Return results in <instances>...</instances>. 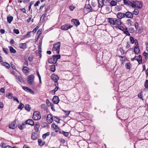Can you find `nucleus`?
Segmentation results:
<instances>
[{
    "mask_svg": "<svg viewBox=\"0 0 148 148\" xmlns=\"http://www.w3.org/2000/svg\"><path fill=\"white\" fill-rule=\"evenodd\" d=\"M33 57L32 56H30L28 58V60L31 62L33 61Z\"/></svg>",
    "mask_w": 148,
    "mask_h": 148,
    "instance_id": "864d4df0",
    "label": "nucleus"
},
{
    "mask_svg": "<svg viewBox=\"0 0 148 148\" xmlns=\"http://www.w3.org/2000/svg\"><path fill=\"white\" fill-rule=\"evenodd\" d=\"M139 13V11L138 9H135L132 13L133 14L135 15H138Z\"/></svg>",
    "mask_w": 148,
    "mask_h": 148,
    "instance_id": "72a5a7b5",
    "label": "nucleus"
},
{
    "mask_svg": "<svg viewBox=\"0 0 148 148\" xmlns=\"http://www.w3.org/2000/svg\"><path fill=\"white\" fill-rule=\"evenodd\" d=\"M6 96L8 97V98L10 99H12L13 98H14V97L13 96V95L12 93H9L8 95H6Z\"/></svg>",
    "mask_w": 148,
    "mask_h": 148,
    "instance_id": "f704fd0d",
    "label": "nucleus"
},
{
    "mask_svg": "<svg viewBox=\"0 0 148 148\" xmlns=\"http://www.w3.org/2000/svg\"><path fill=\"white\" fill-rule=\"evenodd\" d=\"M47 120L49 123H51L53 121L52 115L51 114H48L47 116Z\"/></svg>",
    "mask_w": 148,
    "mask_h": 148,
    "instance_id": "0eeeda50",
    "label": "nucleus"
},
{
    "mask_svg": "<svg viewBox=\"0 0 148 148\" xmlns=\"http://www.w3.org/2000/svg\"><path fill=\"white\" fill-rule=\"evenodd\" d=\"M60 142L62 144H64L65 142V140L63 139H61Z\"/></svg>",
    "mask_w": 148,
    "mask_h": 148,
    "instance_id": "69168bd1",
    "label": "nucleus"
},
{
    "mask_svg": "<svg viewBox=\"0 0 148 148\" xmlns=\"http://www.w3.org/2000/svg\"><path fill=\"white\" fill-rule=\"evenodd\" d=\"M85 7L87 9H89L90 10H92L91 7L89 4L86 5Z\"/></svg>",
    "mask_w": 148,
    "mask_h": 148,
    "instance_id": "58836bf2",
    "label": "nucleus"
},
{
    "mask_svg": "<svg viewBox=\"0 0 148 148\" xmlns=\"http://www.w3.org/2000/svg\"><path fill=\"white\" fill-rule=\"evenodd\" d=\"M25 108L26 110L28 111H29L30 110V106L29 105H26L25 106Z\"/></svg>",
    "mask_w": 148,
    "mask_h": 148,
    "instance_id": "473e14b6",
    "label": "nucleus"
},
{
    "mask_svg": "<svg viewBox=\"0 0 148 148\" xmlns=\"http://www.w3.org/2000/svg\"><path fill=\"white\" fill-rule=\"evenodd\" d=\"M51 127L52 128H54L55 130L57 131L58 130V127L54 124H53L52 125Z\"/></svg>",
    "mask_w": 148,
    "mask_h": 148,
    "instance_id": "a19ab883",
    "label": "nucleus"
},
{
    "mask_svg": "<svg viewBox=\"0 0 148 148\" xmlns=\"http://www.w3.org/2000/svg\"><path fill=\"white\" fill-rule=\"evenodd\" d=\"M50 69L51 71L54 72L55 71L56 68L55 65L54 64L50 66Z\"/></svg>",
    "mask_w": 148,
    "mask_h": 148,
    "instance_id": "bb28decb",
    "label": "nucleus"
},
{
    "mask_svg": "<svg viewBox=\"0 0 148 148\" xmlns=\"http://www.w3.org/2000/svg\"><path fill=\"white\" fill-rule=\"evenodd\" d=\"M137 60L139 64L142 63V56L140 55H139L138 57Z\"/></svg>",
    "mask_w": 148,
    "mask_h": 148,
    "instance_id": "5701e85b",
    "label": "nucleus"
},
{
    "mask_svg": "<svg viewBox=\"0 0 148 148\" xmlns=\"http://www.w3.org/2000/svg\"><path fill=\"white\" fill-rule=\"evenodd\" d=\"M71 22L72 24L76 27L77 26L80 25L79 21L77 19H72L71 21Z\"/></svg>",
    "mask_w": 148,
    "mask_h": 148,
    "instance_id": "6e6552de",
    "label": "nucleus"
},
{
    "mask_svg": "<svg viewBox=\"0 0 148 148\" xmlns=\"http://www.w3.org/2000/svg\"><path fill=\"white\" fill-rule=\"evenodd\" d=\"M73 27L72 25L67 24L61 26V29L62 30H67L68 29L72 28Z\"/></svg>",
    "mask_w": 148,
    "mask_h": 148,
    "instance_id": "423d86ee",
    "label": "nucleus"
},
{
    "mask_svg": "<svg viewBox=\"0 0 148 148\" xmlns=\"http://www.w3.org/2000/svg\"><path fill=\"white\" fill-rule=\"evenodd\" d=\"M129 30L130 32H133L134 31V29L133 27H131L129 28Z\"/></svg>",
    "mask_w": 148,
    "mask_h": 148,
    "instance_id": "e2e57ef3",
    "label": "nucleus"
},
{
    "mask_svg": "<svg viewBox=\"0 0 148 148\" xmlns=\"http://www.w3.org/2000/svg\"><path fill=\"white\" fill-rule=\"evenodd\" d=\"M56 86V88H55V89L53 90L55 92L56 91L58 90V85L57 86Z\"/></svg>",
    "mask_w": 148,
    "mask_h": 148,
    "instance_id": "4d7b16f0",
    "label": "nucleus"
},
{
    "mask_svg": "<svg viewBox=\"0 0 148 148\" xmlns=\"http://www.w3.org/2000/svg\"><path fill=\"white\" fill-rule=\"evenodd\" d=\"M126 3L133 8L136 7L138 8H141L142 7V3L138 1H127Z\"/></svg>",
    "mask_w": 148,
    "mask_h": 148,
    "instance_id": "f257e3e1",
    "label": "nucleus"
},
{
    "mask_svg": "<svg viewBox=\"0 0 148 148\" xmlns=\"http://www.w3.org/2000/svg\"><path fill=\"white\" fill-rule=\"evenodd\" d=\"M34 75H29L27 77L28 83L30 85H33L34 83Z\"/></svg>",
    "mask_w": 148,
    "mask_h": 148,
    "instance_id": "20e7f679",
    "label": "nucleus"
},
{
    "mask_svg": "<svg viewBox=\"0 0 148 148\" xmlns=\"http://www.w3.org/2000/svg\"><path fill=\"white\" fill-rule=\"evenodd\" d=\"M48 62L51 64H55L57 62V61L53 57L48 60Z\"/></svg>",
    "mask_w": 148,
    "mask_h": 148,
    "instance_id": "f3484780",
    "label": "nucleus"
},
{
    "mask_svg": "<svg viewBox=\"0 0 148 148\" xmlns=\"http://www.w3.org/2000/svg\"><path fill=\"white\" fill-rule=\"evenodd\" d=\"M53 101L55 103L58 104L59 102V97L56 96L53 97L52 99Z\"/></svg>",
    "mask_w": 148,
    "mask_h": 148,
    "instance_id": "f8f14e48",
    "label": "nucleus"
},
{
    "mask_svg": "<svg viewBox=\"0 0 148 148\" xmlns=\"http://www.w3.org/2000/svg\"><path fill=\"white\" fill-rule=\"evenodd\" d=\"M25 124L23 123L22 125H19L18 126L19 128L21 130H23L25 127Z\"/></svg>",
    "mask_w": 148,
    "mask_h": 148,
    "instance_id": "2f4dec72",
    "label": "nucleus"
},
{
    "mask_svg": "<svg viewBox=\"0 0 148 148\" xmlns=\"http://www.w3.org/2000/svg\"><path fill=\"white\" fill-rule=\"evenodd\" d=\"M13 32L14 33L16 34H18L19 33V32L18 29H14L13 30Z\"/></svg>",
    "mask_w": 148,
    "mask_h": 148,
    "instance_id": "c03bdc74",
    "label": "nucleus"
},
{
    "mask_svg": "<svg viewBox=\"0 0 148 148\" xmlns=\"http://www.w3.org/2000/svg\"><path fill=\"white\" fill-rule=\"evenodd\" d=\"M134 51L135 53L138 54L140 52V49L138 46H136L134 48Z\"/></svg>",
    "mask_w": 148,
    "mask_h": 148,
    "instance_id": "412c9836",
    "label": "nucleus"
},
{
    "mask_svg": "<svg viewBox=\"0 0 148 148\" xmlns=\"http://www.w3.org/2000/svg\"><path fill=\"white\" fill-rule=\"evenodd\" d=\"M138 97L141 99L142 100H144V99H143V96L142 94V92H139L138 95Z\"/></svg>",
    "mask_w": 148,
    "mask_h": 148,
    "instance_id": "e433bc0d",
    "label": "nucleus"
},
{
    "mask_svg": "<svg viewBox=\"0 0 148 148\" xmlns=\"http://www.w3.org/2000/svg\"><path fill=\"white\" fill-rule=\"evenodd\" d=\"M145 86L146 88H148V80H146L145 84Z\"/></svg>",
    "mask_w": 148,
    "mask_h": 148,
    "instance_id": "8fccbe9b",
    "label": "nucleus"
},
{
    "mask_svg": "<svg viewBox=\"0 0 148 148\" xmlns=\"http://www.w3.org/2000/svg\"><path fill=\"white\" fill-rule=\"evenodd\" d=\"M17 126L16 122L14 121L9 124V127L10 128L14 129L17 127Z\"/></svg>",
    "mask_w": 148,
    "mask_h": 148,
    "instance_id": "ddd939ff",
    "label": "nucleus"
},
{
    "mask_svg": "<svg viewBox=\"0 0 148 148\" xmlns=\"http://www.w3.org/2000/svg\"><path fill=\"white\" fill-rule=\"evenodd\" d=\"M13 17L12 16H8L7 18L8 22L10 23L13 20Z\"/></svg>",
    "mask_w": 148,
    "mask_h": 148,
    "instance_id": "a878e982",
    "label": "nucleus"
},
{
    "mask_svg": "<svg viewBox=\"0 0 148 148\" xmlns=\"http://www.w3.org/2000/svg\"><path fill=\"white\" fill-rule=\"evenodd\" d=\"M0 32L2 34H3L5 33V31L4 29H1L0 30Z\"/></svg>",
    "mask_w": 148,
    "mask_h": 148,
    "instance_id": "774afa93",
    "label": "nucleus"
},
{
    "mask_svg": "<svg viewBox=\"0 0 148 148\" xmlns=\"http://www.w3.org/2000/svg\"><path fill=\"white\" fill-rule=\"evenodd\" d=\"M39 145L40 146H42L45 144V142L43 141L41 139H38V140Z\"/></svg>",
    "mask_w": 148,
    "mask_h": 148,
    "instance_id": "4be33fe9",
    "label": "nucleus"
},
{
    "mask_svg": "<svg viewBox=\"0 0 148 148\" xmlns=\"http://www.w3.org/2000/svg\"><path fill=\"white\" fill-rule=\"evenodd\" d=\"M63 112L65 113V114L66 116H68L70 114L71 111H66L65 110H63Z\"/></svg>",
    "mask_w": 148,
    "mask_h": 148,
    "instance_id": "37998d69",
    "label": "nucleus"
},
{
    "mask_svg": "<svg viewBox=\"0 0 148 148\" xmlns=\"http://www.w3.org/2000/svg\"><path fill=\"white\" fill-rule=\"evenodd\" d=\"M143 55L145 57V59L148 56V54L146 52H144L143 53Z\"/></svg>",
    "mask_w": 148,
    "mask_h": 148,
    "instance_id": "5fc2aeb1",
    "label": "nucleus"
},
{
    "mask_svg": "<svg viewBox=\"0 0 148 148\" xmlns=\"http://www.w3.org/2000/svg\"><path fill=\"white\" fill-rule=\"evenodd\" d=\"M24 107V105L22 103H21L18 106V109L22 110Z\"/></svg>",
    "mask_w": 148,
    "mask_h": 148,
    "instance_id": "ea45409f",
    "label": "nucleus"
},
{
    "mask_svg": "<svg viewBox=\"0 0 148 148\" xmlns=\"http://www.w3.org/2000/svg\"><path fill=\"white\" fill-rule=\"evenodd\" d=\"M62 134L65 136L67 137L69 135V133L67 132L62 131Z\"/></svg>",
    "mask_w": 148,
    "mask_h": 148,
    "instance_id": "09e8293b",
    "label": "nucleus"
},
{
    "mask_svg": "<svg viewBox=\"0 0 148 148\" xmlns=\"http://www.w3.org/2000/svg\"><path fill=\"white\" fill-rule=\"evenodd\" d=\"M123 32L124 33L127 35L128 36L130 35V34L129 33L127 28H126L124 29V30H123Z\"/></svg>",
    "mask_w": 148,
    "mask_h": 148,
    "instance_id": "7c9ffc66",
    "label": "nucleus"
},
{
    "mask_svg": "<svg viewBox=\"0 0 148 148\" xmlns=\"http://www.w3.org/2000/svg\"><path fill=\"white\" fill-rule=\"evenodd\" d=\"M25 124L30 125L31 126H33L34 125V122L32 120L29 119L26 121Z\"/></svg>",
    "mask_w": 148,
    "mask_h": 148,
    "instance_id": "9b49d317",
    "label": "nucleus"
},
{
    "mask_svg": "<svg viewBox=\"0 0 148 148\" xmlns=\"http://www.w3.org/2000/svg\"><path fill=\"white\" fill-rule=\"evenodd\" d=\"M40 125L39 124H36L34 126V130L36 132H38L39 131Z\"/></svg>",
    "mask_w": 148,
    "mask_h": 148,
    "instance_id": "aec40b11",
    "label": "nucleus"
},
{
    "mask_svg": "<svg viewBox=\"0 0 148 148\" xmlns=\"http://www.w3.org/2000/svg\"><path fill=\"white\" fill-rule=\"evenodd\" d=\"M20 47L21 49H25L27 47V45L25 43L20 44Z\"/></svg>",
    "mask_w": 148,
    "mask_h": 148,
    "instance_id": "6ab92c4d",
    "label": "nucleus"
},
{
    "mask_svg": "<svg viewBox=\"0 0 148 148\" xmlns=\"http://www.w3.org/2000/svg\"><path fill=\"white\" fill-rule=\"evenodd\" d=\"M91 5L93 7H95L96 5V4L95 2L94 1H92L91 2Z\"/></svg>",
    "mask_w": 148,
    "mask_h": 148,
    "instance_id": "6e6d98bb",
    "label": "nucleus"
},
{
    "mask_svg": "<svg viewBox=\"0 0 148 148\" xmlns=\"http://www.w3.org/2000/svg\"><path fill=\"white\" fill-rule=\"evenodd\" d=\"M31 138L33 140H36L37 138V135L35 133H33L32 134Z\"/></svg>",
    "mask_w": 148,
    "mask_h": 148,
    "instance_id": "393cba45",
    "label": "nucleus"
},
{
    "mask_svg": "<svg viewBox=\"0 0 148 148\" xmlns=\"http://www.w3.org/2000/svg\"><path fill=\"white\" fill-rule=\"evenodd\" d=\"M51 77L52 79L55 82V86H57L58 85V81L59 79V77L57 75L54 74L52 75Z\"/></svg>",
    "mask_w": 148,
    "mask_h": 148,
    "instance_id": "39448f33",
    "label": "nucleus"
},
{
    "mask_svg": "<svg viewBox=\"0 0 148 148\" xmlns=\"http://www.w3.org/2000/svg\"><path fill=\"white\" fill-rule=\"evenodd\" d=\"M38 28L39 27L38 26H36V27L33 30L32 32L34 33L36 32V31L38 29Z\"/></svg>",
    "mask_w": 148,
    "mask_h": 148,
    "instance_id": "49530a36",
    "label": "nucleus"
},
{
    "mask_svg": "<svg viewBox=\"0 0 148 148\" xmlns=\"http://www.w3.org/2000/svg\"><path fill=\"white\" fill-rule=\"evenodd\" d=\"M74 8L75 7L73 6H71L69 7V9L71 11H73Z\"/></svg>",
    "mask_w": 148,
    "mask_h": 148,
    "instance_id": "0e129e2a",
    "label": "nucleus"
},
{
    "mask_svg": "<svg viewBox=\"0 0 148 148\" xmlns=\"http://www.w3.org/2000/svg\"><path fill=\"white\" fill-rule=\"evenodd\" d=\"M41 116L40 112L35 111L34 112L32 116V119L35 121H38L40 119Z\"/></svg>",
    "mask_w": 148,
    "mask_h": 148,
    "instance_id": "7ed1b4c3",
    "label": "nucleus"
},
{
    "mask_svg": "<svg viewBox=\"0 0 148 148\" xmlns=\"http://www.w3.org/2000/svg\"><path fill=\"white\" fill-rule=\"evenodd\" d=\"M46 16V14H43L42 15V16L40 17V20L42 19V20L44 19V18Z\"/></svg>",
    "mask_w": 148,
    "mask_h": 148,
    "instance_id": "680f3d73",
    "label": "nucleus"
},
{
    "mask_svg": "<svg viewBox=\"0 0 148 148\" xmlns=\"http://www.w3.org/2000/svg\"><path fill=\"white\" fill-rule=\"evenodd\" d=\"M22 88L28 92H29V89H30V88H29L27 87L23 86Z\"/></svg>",
    "mask_w": 148,
    "mask_h": 148,
    "instance_id": "79ce46f5",
    "label": "nucleus"
},
{
    "mask_svg": "<svg viewBox=\"0 0 148 148\" xmlns=\"http://www.w3.org/2000/svg\"><path fill=\"white\" fill-rule=\"evenodd\" d=\"M29 68L26 66H24L23 68L22 71L24 73L27 74L29 72Z\"/></svg>",
    "mask_w": 148,
    "mask_h": 148,
    "instance_id": "dca6fc26",
    "label": "nucleus"
},
{
    "mask_svg": "<svg viewBox=\"0 0 148 148\" xmlns=\"http://www.w3.org/2000/svg\"><path fill=\"white\" fill-rule=\"evenodd\" d=\"M125 17L127 18H132L133 17V14L131 12L128 11L125 13Z\"/></svg>",
    "mask_w": 148,
    "mask_h": 148,
    "instance_id": "9d476101",
    "label": "nucleus"
},
{
    "mask_svg": "<svg viewBox=\"0 0 148 148\" xmlns=\"http://www.w3.org/2000/svg\"><path fill=\"white\" fill-rule=\"evenodd\" d=\"M115 25L116 24L117 25H121L122 23L121 20L119 19L115 18Z\"/></svg>",
    "mask_w": 148,
    "mask_h": 148,
    "instance_id": "a211bd4d",
    "label": "nucleus"
},
{
    "mask_svg": "<svg viewBox=\"0 0 148 148\" xmlns=\"http://www.w3.org/2000/svg\"><path fill=\"white\" fill-rule=\"evenodd\" d=\"M119 29L123 31L124 30V28L122 26H119L117 27Z\"/></svg>",
    "mask_w": 148,
    "mask_h": 148,
    "instance_id": "3c124183",
    "label": "nucleus"
},
{
    "mask_svg": "<svg viewBox=\"0 0 148 148\" xmlns=\"http://www.w3.org/2000/svg\"><path fill=\"white\" fill-rule=\"evenodd\" d=\"M110 5L112 6H114L116 5L117 2L115 1L112 0L110 2Z\"/></svg>",
    "mask_w": 148,
    "mask_h": 148,
    "instance_id": "cd10ccee",
    "label": "nucleus"
},
{
    "mask_svg": "<svg viewBox=\"0 0 148 148\" xmlns=\"http://www.w3.org/2000/svg\"><path fill=\"white\" fill-rule=\"evenodd\" d=\"M117 17L119 19H121L122 18L125 17L124 13H122L121 12H118L117 14Z\"/></svg>",
    "mask_w": 148,
    "mask_h": 148,
    "instance_id": "2eb2a0df",
    "label": "nucleus"
},
{
    "mask_svg": "<svg viewBox=\"0 0 148 148\" xmlns=\"http://www.w3.org/2000/svg\"><path fill=\"white\" fill-rule=\"evenodd\" d=\"M42 32V30L41 29H39L37 32V34L40 35L41 33Z\"/></svg>",
    "mask_w": 148,
    "mask_h": 148,
    "instance_id": "052dcab7",
    "label": "nucleus"
},
{
    "mask_svg": "<svg viewBox=\"0 0 148 148\" xmlns=\"http://www.w3.org/2000/svg\"><path fill=\"white\" fill-rule=\"evenodd\" d=\"M9 49L11 53H15L16 52V50L14 49L12 47H9Z\"/></svg>",
    "mask_w": 148,
    "mask_h": 148,
    "instance_id": "c756f323",
    "label": "nucleus"
},
{
    "mask_svg": "<svg viewBox=\"0 0 148 148\" xmlns=\"http://www.w3.org/2000/svg\"><path fill=\"white\" fill-rule=\"evenodd\" d=\"M130 64L129 62H127L125 64L126 68L127 69H130Z\"/></svg>",
    "mask_w": 148,
    "mask_h": 148,
    "instance_id": "c9c22d12",
    "label": "nucleus"
},
{
    "mask_svg": "<svg viewBox=\"0 0 148 148\" xmlns=\"http://www.w3.org/2000/svg\"><path fill=\"white\" fill-rule=\"evenodd\" d=\"M60 42H59L53 45V51H56V53L57 54H59L60 53Z\"/></svg>",
    "mask_w": 148,
    "mask_h": 148,
    "instance_id": "f03ea898",
    "label": "nucleus"
},
{
    "mask_svg": "<svg viewBox=\"0 0 148 148\" xmlns=\"http://www.w3.org/2000/svg\"><path fill=\"white\" fill-rule=\"evenodd\" d=\"M108 23L111 26H113L115 25V18H108Z\"/></svg>",
    "mask_w": 148,
    "mask_h": 148,
    "instance_id": "1a4fd4ad",
    "label": "nucleus"
},
{
    "mask_svg": "<svg viewBox=\"0 0 148 148\" xmlns=\"http://www.w3.org/2000/svg\"><path fill=\"white\" fill-rule=\"evenodd\" d=\"M135 27L136 29H137L138 28V24L137 22H136L135 23Z\"/></svg>",
    "mask_w": 148,
    "mask_h": 148,
    "instance_id": "13d9d810",
    "label": "nucleus"
},
{
    "mask_svg": "<svg viewBox=\"0 0 148 148\" xmlns=\"http://www.w3.org/2000/svg\"><path fill=\"white\" fill-rule=\"evenodd\" d=\"M5 91V89L4 88H1L0 90V95H1L2 94L1 93H4Z\"/></svg>",
    "mask_w": 148,
    "mask_h": 148,
    "instance_id": "a18cd8bd",
    "label": "nucleus"
},
{
    "mask_svg": "<svg viewBox=\"0 0 148 148\" xmlns=\"http://www.w3.org/2000/svg\"><path fill=\"white\" fill-rule=\"evenodd\" d=\"M130 40L132 44L134 43L135 40H134V38L133 37H130Z\"/></svg>",
    "mask_w": 148,
    "mask_h": 148,
    "instance_id": "de8ad7c7",
    "label": "nucleus"
},
{
    "mask_svg": "<svg viewBox=\"0 0 148 148\" xmlns=\"http://www.w3.org/2000/svg\"><path fill=\"white\" fill-rule=\"evenodd\" d=\"M51 108L52 111H55V109L54 107V106L53 105H51Z\"/></svg>",
    "mask_w": 148,
    "mask_h": 148,
    "instance_id": "bf43d9fd",
    "label": "nucleus"
},
{
    "mask_svg": "<svg viewBox=\"0 0 148 148\" xmlns=\"http://www.w3.org/2000/svg\"><path fill=\"white\" fill-rule=\"evenodd\" d=\"M46 104L48 106H50L51 105L49 100L48 99L46 100Z\"/></svg>",
    "mask_w": 148,
    "mask_h": 148,
    "instance_id": "603ef678",
    "label": "nucleus"
},
{
    "mask_svg": "<svg viewBox=\"0 0 148 148\" xmlns=\"http://www.w3.org/2000/svg\"><path fill=\"white\" fill-rule=\"evenodd\" d=\"M11 67L13 68V69H16V67L12 63H10Z\"/></svg>",
    "mask_w": 148,
    "mask_h": 148,
    "instance_id": "338daca9",
    "label": "nucleus"
},
{
    "mask_svg": "<svg viewBox=\"0 0 148 148\" xmlns=\"http://www.w3.org/2000/svg\"><path fill=\"white\" fill-rule=\"evenodd\" d=\"M53 57L54 58H55V59L57 61L58 59L60 58L61 56L60 55H54L53 56Z\"/></svg>",
    "mask_w": 148,
    "mask_h": 148,
    "instance_id": "c85d7f7f",
    "label": "nucleus"
},
{
    "mask_svg": "<svg viewBox=\"0 0 148 148\" xmlns=\"http://www.w3.org/2000/svg\"><path fill=\"white\" fill-rule=\"evenodd\" d=\"M2 64L7 69H9L10 67V65L8 63L3 62L2 63Z\"/></svg>",
    "mask_w": 148,
    "mask_h": 148,
    "instance_id": "b1692460",
    "label": "nucleus"
},
{
    "mask_svg": "<svg viewBox=\"0 0 148 148\" xmlns=\"http://www.w3.org/2000/svg\"><path fill=\"white\" fill-rule=\"evenodd\" d=\"M99 8H102L103 5L104 1L103 0H97Z\"/></svg>",
    "mask_w": 148,
    "mask_h": 148,
    "instance_id": "4468645a",
    "label": "nucleus"
},
{
    "mask_svg": "<svg viewBox=\"0 0 148 148\" xmlns=\"http://www.w3.org/2000/svg\"><path fill=\"white\" fill-rule=\"evenodd\" d=\"M126 23L128 25H132V22L130 19H129L127 20Z\"/></svg>",
    "mask_w": 148,
    "mask_h": 148,
    "instance_id": "4c0bfd02",
    "label": "nucleus"
}]
</instances>
